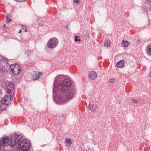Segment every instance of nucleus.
I'll list each match as a JSON object with an SVG mask.
<instances>
[{"label":"nucleus","instance_id":"f257e3e1","mask_svg":"<svg viewBox=\"0 0 151 151\" xmlns=\"http://www.w3.org/2000/svg\"><path fill=\"white\" fill-rule=\"evenodd\" d=\"M63 76L58 75L55 78L53 87L54 100L59 104H64L74 98L77 89L74 82L69 77L65 78L57 84V81L63 79Z\"/></svg>","mask_w":151,"mask_h":151},{"label":"nucleus","instance_id":"f03ea898","mask_svg":"<svg viewBox=\"0 0 151 151\" xmlns=\"http://www.w3.org/2000/svg\"><path fill=\"white\" fill-rule=\"evenodd\" d=\"M31 143L29 141L23 140L21 141L18 145L20 151H27L30 148Z\"/></svg>","mask_w":151,"mask_h":151},{"label":"nucleus","instance_id":"7ed1b4c3","mask_svg":"<svg viewBox=\"0 0 151 151\" xmlns=\"http://www.w3.org/2000/svg\"><path fill=\"white\" fill-rule=\"evenodd\" d=\"M5 90L6 93L10 94L11 96H14V85L12 83L7 81L6 83Z\"/></svg>","mask_w":151,"mask_h":151},{"label":"nucleus","instance_id":"20e7f679","mask_svg":"<svg viewBox=\"0 0 151 151\" xmlns=\"http://www.w3.org/2000/svg\"><path fill=\"white\" fill-rule=\"evenodd\" d=\"M11 72L15 76L19 75L21 69L19 66L16 64L11 65L10 67Z\"/></svg>","mask_w":151,"mask_h":151},{"label":"nucleus","instance_id":"39448f33","mask_svg":"<svg viewBox=\"0 0 151 151\" xmlns=\"http://www.w3.org/2000/svg\"><path fill=\"white\" fill-rule=\"evenodd\" d=\"M13 96H11L10 94L6 93L5 96L1 100L2 104L1 105L0 107L1 110H4L5 108H3V106L4 104H8L9 103V102L13 99Z\"/></svg>","mask_w":151,"mask_h":151},{"label":"nucleus","instance_id":"423d86ee","mask_svg":"<svg viewBox=\"0 0 151 151\" xmlns=\"http://www.w3.org/2000/svg\"><path fill=\"white\" fill-rule=\"evenodd\" d=\"M8 61L7 58L0 57V70L5 71L7 69Z\"/></svg>","mask_w":151,"mask_h":151},{"label":"nucleus","instance_id":"0eeeda50","mask_svg":"<svg viewBox=\"0 0 151 151\" xmlns=\"http://www.w3.org/2000/svg\"><path fill=\"white\" fill-rule=\"evenodd\" d=\"M58 40L56 37L52 38L49 40L48 47L50 48H53L58 45Z\"/></svg>","mask_w":151,"mask_h":151},{"label":"nucleus","instance_id":"6e6552de","mask_svg":"<svg viewBox=\"0 0 151 151\" xmlns=\"http://www.w3.org/2000/svg\"><path fill=\"white\" fill-rule=\"evenodd\" d=\"M142 8L143 10L145 12H151V0H145Z\"/></svg>","mask_w":151,"mask_h":151},{"label":"nucleus","instance_id":"1a4fd4ad","mask_svg":"<svg viewBox=\"0 0 151 151\" xmlns=\"http://www.w3.org/2000/svg\"><path fill=\"white\" fill-rule=\"evenodd\" d=\"M42 74V72H38L37 71H35L32 73V76L31 77L32 79L34 81H36L39 79L40 76Z\"/></svg>","mask_w":151,"mask_h":151},{"label":"nucleus","instance_id":"9d476101","mask_svg":"<svg viewBox=\"0 0 151 151\" xmlns=\"http://www.w3.org/2000/svg\"><path fill=\"white\" fill-rule=\"evenodd\" d=\"M89 78L92 80H95L97 76V74L94 71H91L88 74Z\"/></svg>","mask_w":151,"mask_h":151},{"label":"nucleus","instance_id":"9b49d317","mask_svg":"<svg viewBox=\"0 0 151 151\" xmlns=\"http://www.w3.org/2000/svg\"><path fill=\"white\" fill-rule=\"evenodd\" d=\"M89 109L90 110L92 111H95L96 110L98 109L97 106L93 104H89L88 107Z\"/></svg>","mask_w":151,"mask_h":151},{"label":"nucleus","instance_id":"f8f14e48","mask_svg":"<svg viewBox=\"0 0 151 151\" xmlns=\"http://www.w3.org/2000/svg\"><path fill=\"white\" fill-rule=\"evenodd\" d=\"M116 66L119 68L123 67L124 66V60H122L116 63Z\"/></svg>","mask_w":151,"mask_h":151},{"label":"nucleus","instance_id":"ddd939ff","mask_svg":"<svg viewBox=\"0 0 151 151\" xmlns=\"http://www.w3.org/2000/svg\"><path fill=\"white\" fill-rule=\"evenodd\" d=\"M65 145L67 147H69L72 144V142L71 139L70 138H68L66 139L65 141Z\"/></svg>","mask_w":151,"mask_h":151},{"label":"nucleus","instance_id":"4468645a","mask_svg":"<svg viewBox=\"0 0 151 151\" xmlns=\"http://www.w3.org/2000/svg\"><path fill=\"white\" fill-rule=\"evenodd\" d=\"M33 53V51L31 50H27L25 51V54L28 56H30Z\"/></svg>","mask_w":151,"mask_h":151},{"label":"nucleus","instance_id":"2eb2a0df","mask_svg":"<svg viewBox=\"0 0 151 151\" xmlns=\"http://www.w3.org/2000/svg\"><path fill=\"white\" fill-rule=\"evenodd\" d=\"M146 50L147 54L151 56V44L148 46Z\"/></svg>","mask_w":151,"mask_h":151},{"label":"nucleus","instance_id":"dca6fc26","mask_svg":"<svg viewBox=\"0 0 151 151\" xmlns=\"http://www.w3.org/2000/svg\"><path fill=\"white\" fill-rule=\"evenodd\" d=\"M122 45L124 47H126L128 45V42L127 41L123 40L122 43Z\"/></svg>","mask_w":151,"mask_h":151},{"label":"nucleus","instance_id":"f3484780","mask_svg":"<svg viewBox=\"0 0 151 151\" xmlns=\"http://www.w3.org/2000/svg\"><path fill=\"white\" fill-rule=\"evenodd\" d=\"M104 45L105 47H108L110 45V42L109 40H107L104 43Z\"/></svg>","mask_w":151,"mask_h":151},{"label":"nucleus","instance_id":"a211bd4d","mask_svg":"<svg viewBox=\"0 0 151 151\" xmlns=\"http://www.w3.org/2000/svg\"><path fill=\"white\" fill-rule=\"evenodd\" d=\"M10 15L8 14L6 16V22L8 23L9 22L11 21V19H10Z\"/></svg>","mask_w":151,"mask_h":151},{"label":"nucleus","instance_id":"6ab92c4d","mask_svg":"<svg viewBox=\"0 0 151 151\" xmlns=\"http://www.w3.org/2000/svg\"><path fill=\"white\" fill-rule=\"evenodd\" d=\"M73 2L74 3H80V0H73Z\"/></svg>","mask_w":151,"mask_h":151},{"label":"nucleus","instance_id":"aec40b11","mask_svg":"<svg viewBox=\"0 0 151 151\" xmlns=\"http://www.w3.org/2000/svg\"><path fill=\"white\" fill-rule=\"evenodd\" d=\"M114 79H110L109 81V83H112L114 82Z\"/></svg>","mask_w":151,"mask_h":151},{"label":"nucleus","instance_id":"412c9836","mask_svg":"<svg viewBox=\"0 0 151 151\" xmlns=\"http://www.w3.org/2000/svg\"><path fill=\"white\" fill-rule=\"evenodd\" d=\"M132 102L134 103V104H137V101L134 100V99H132Z\"/></svg>","mask_w":151,"mask_h":151},{"label":"nucleus","instance_id":"4be33fe9","mask_svg":"<svg viewBox=\"0 0 151 151\" xmlns=\"http://www.w3.org/2000/svg\"><path fill=\"white\" fill-rule=\"evenodd\" d=\"M22 29H23L25 30V29H27V27L26 26H23L22 25Z\"/></svg>","mask_w":151,"mask_h":151},{"label":"nucleus","instance_id":"5701e85b","mask_svg":"<svg viewBox=\"0 0 151 151\" xmlns=\"http://www.w3.org/2000/svg\"><path fill=\"white\" fill-rule=\"evenodd\" d=\"M7 105L8 104H4V105L2 106V108H5V109H4L5 110L6 109V108L7 107Z\"/></svg>","mask_w":151,"mask_h":151},{"label":"nucleus","instance_id":"b1692460","mask_svg":"<svg viewBox=\"0 0 151 151\" xmlns=\"http://www.w3.org/2000/svg\"><path fill=\"white\" fill-rule=\"evenodd\" d=\"M75 41L76 42H77V41H80V39L78 40V39H77L76 36L75 37Z\"/></svg>","mask_w":151,"mask_h":151},{"label":"nucleus","instance_id":"393cba45","mask_svg":"<svg viewBox=\"0 0 151 151\" xmlns=\"http://www.w3.org/2000/svg\"><path fill=\"white\" fill-rule=\"evenodd\" d=\"M6 26H4V28H6Z\"/></svg>","mask_w":151,"mask_h":151},{"label":"nucleus","instance_id":"a878e982","mask_svg":"<svg viewBox=\"0 0 151 151\" xmlns=\"http://www.w3.org/2000/svg\"><path fill=\"white\" fill-rule=\"evenodd\" d=\"M18 1L19 2L22 1V0H20V1L18 0Z\"/></svg>","mask_w":151,"mask_h":151},{"label":"nucleus","instance_id":"bb28decb","mask_svg":"<svg viewBox=\"0 0 151 151\" xmlns=\"http://www.w3.org/2000/svg\"><path fill=\"white\" fill-rule=\"evenodd\" d=\"M19 33H21V30H20V31L19 32Z\"/></svg>","mask_w":151,"mask_h":151},{"label":"nucleus","instance_id":"cd10ccee","mask_svg":"<svg viewBox=\"0 0 151 151\" xmlns=\"http://www.w3.org/2000/svg\"><path fill=\"white\" fill-rule=\"evenodd\" d=\"M150 77H151V75H150Z\"/></svg>","mask_w":151,"mask_h":151},{"label":"nucleus","instance_id":"c85d7f7f","mask_svg":"<svg viewBox=\"0 0 151 151\" xmlns=\"http://www.w3.org/2000/svg\"><path fill=\"white\" fill-rule=\"evenodd\" d=\"M89 151V150H87V151Z\"/></svg>","mask_w":151,"mask_h":151}]
</instances>
